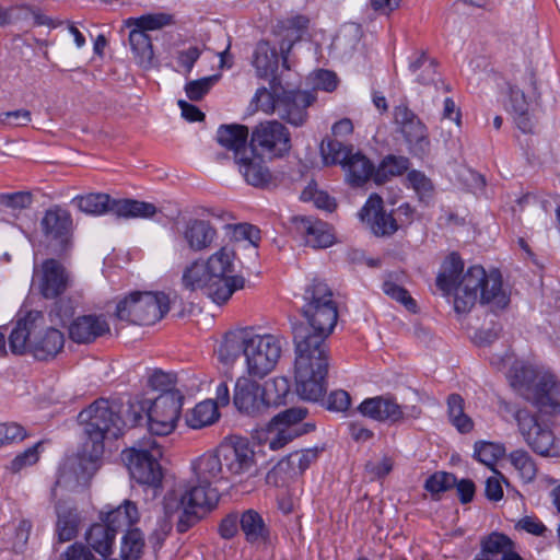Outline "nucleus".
<instances>
[{"instance_id":"f257e3e1","label":"nucleus","mask_w":560,"mask_h":560,"mask_svg":"<svg viewBox=\"0 0 560 560\" xmlns=\"http://www.w3.org/2000/svg\"><path fill=\"white\" fill-rule=\"evenodd\" d=\"M464 261L457 253L450 254L440 273L436 277V287L444 293L454 291V310L458 314L468 313L476 304L478 298L483 304L503 308L509 298L502 290L500 272L487 275L482 266L476 265L463 273Z\"/></svg>"},{"instance_id":"f03ea898","label":"nucleus","mask_w":560,"mask_h":560,"mask_svg":"<svg viewBox=\"0 0 560 560\" xmlns=\"http://www.w3.org/2000/svg\"><path fill=\"white\" fill-rule=\"evenodd\" d=\"M235 250L222 246L207 259H196L185 267L182 285L190 292L200 291L217 304H223L235 291L244 288L245 279L235 273Z\"/></svg>"},{"instance_id":"7ed1b4c3","label":"nucleus","mask_w":560,"mask_h":560,"mask_svg":"<svg viewBox=\"0 0 560 560\" xmlns=\"http://www.w3.org/2000/svg\"><path fill=\"white\" fill-rule=\"evenodd\" d=\"M301 312L306 323L293 326V343L306 349L328 351L327 338L338 320V305L327 283L313 280L304 290Z\"/></svg>"},{"instance_id":"20e7f679","label":"nucleus","mask_w":560,"mask_h":560,"mask_svg":"<svg viewBox=\"0 0 560 560\" xmlns=\"http://www.w3.org/2000/svg\"><path fill=\"white\" fill-rule=\"evenodd\" d=\"M78 420L83 427L86 440L83 444L82 457L70 463L71 469H74L77 463L83 468L85 459L91 465H94L104 453V441L106 439H117L124 431L119 405L105 398L95 400L82 410L78 416Z\"/></svg>"},{"instance_id":"39448f33","label":"nucleus","mask_w":560,"mask_h":560,"mask_svg":"<svg viewBox=\"0 0 560 560\" xmlns=\"http://www.w3.org/2000/svg\"><path fill=\"white\" fill-rule=\"evenodd\" d=\"M45 317L39 311H30L19 317L9 336V347L15 354L30 352L36 360L54 359L65 346L63 334L54 327H44Z\"/></svg>"},{"instance_id":"423d86ee","label":"nucleus","mask_w":560,"mask_h":560,"mask_svg":"<svg viewBox=\"0 0 560 560\" xmlns=\"http://www.w3.org/2000/svg\"><path fill=\"white\" fill-rule=\"evenodd\" d=\"M295 348L294 378L298 395L307 401H318L326 393L328 351Z\"/></svg>"},{"instance_id":"0eeeda50","label":"nucleus","mask_w":560,"mask_h":560,"mask_svg":"<svg viewBox=\"0 0 560 560\" xmlns=\"http://www.w3.org/2000/svg\"><path fill=\"white\" fill-rule=\"evenodd\" d=\"M161 457L162 450L151 435L142 438L121 453L131 478L152 488L161 486L162 482L163 474L159 463Z\"/></svg>"},{"instance_id":"6e6552de","label":"nucleus","mask_w":560,"mask_h":560,"mask_svg":"<svg viewBox=\"0 0 560 560\" xmlns=\"http://www.w3.org/2000/svg\"><path fill=\"white\" fill-rule=\"evenodd\" d=\"M320 153L326 165H341L347 182L353 187H360L373 175L375 176L374 164L364 154L354 151L351 145L328 139L322 142Z\"/></svg>"},{"instance_id":"1a4fd4ad","label":"nucleus","mask_w":560,"mask_h":560,"mask_svg":"<svg viewBox=\"0 0 560 560\" xmlns=\"http://www.w3.org/2000/svg\"><path fill=\"white\" fill-rule=\"evenodd\" d=\"M171 300L164 292H132L116 307L121 320L137 325H153L170 311Z\"/></svg>"},{"instance_id":"9d476101","label":"nucleus","mask_w":560,"mask_h":560,"mask_svg":"<svg viewBox=\"0 0 560 560\" xmlns=\"http://www.w3.org/2000/svg\"><path fill=\"white\" fill-rule=\"evenodd\" d=\"M284 343L281 336L260 335L250 328L245 354L247 375L262 380L270 374L282 355Z\"/></svg>"},{"instance_id":"9b49d317","label":"nucleus","mask_w":560,"mask_h":560,"mask_svg":"<svg viewBox=\"0 0 560 560\" xmlns=\"http://www.w3.org/2000/svg\"><path fill=\"white\" fill-rule=\"evenodd\" d=\"M514 419L524 441L535 453L541 456L559 455V442L549 427L539 422L537 415L523 408L514 411Z\"/></svg>"},{"instance_id":"f8f14e48","label":"nucleus","mask_w":560,"mask_h":560,"mask_svg":"<svg viewBox=\"0 0 560 560\" xmlns=\"http://www.w3.org/2000/svg\"><path fill=\"white\" fill-rule=\"evenodd\" d=\"M183 395L178 390H165L154 400H149L148 428L151 434L172 433L180 417Z\"/></svg>"},{"instance_id":"ddd939ff","label":"nucleus","mask_w":560,"mask_h":560,"mask_svg":"<svg viewBox=\"0 0 560 560\" xmlns=\"http://www.w3.org/2000/svg\"><path fill=\"white\" fill-rule=\"evenodd\" d=\"M250 148L269 159L284 158L292 148L291 133L278 120L260 122L252 131Z\"/></svg>"},{"instance_id":"4468645a","label":"nucleus","mask_w":560,"mask_h":560,"mask_svg":"<svg viewBox=\"0 0 560 560\" xmlns=\"http://www.w3.org/2000/svg\"><path fill=\"white\" fill-rule=\"evenodd\" d=\"M358 411L364 417L389 424L400 423L408 419H418L422 412L421 408L416 405H399L392 395L365 398L358 406Z\"/></svg>"},{"instance_id":"2eb2a0df","label":"nucleus","mask_w":560,"mask_h":560,"mask_svg":"<svg viewBox=\"0 0 560 560\" xmlns=\"http://www.w3.org/2000/svg\"><path fill=\"white\" fill-rule=\"evenodd\" d=\"M40 226L51 255L65 256L71 248L72 218L68 210L54 207L46 210Z\"/></svg>"},{"instance_id":"dca6fc26","label":"nucleus","mask_w":560,"mask_h":560,"mask_svg":"<svg viewBox=\"0 0 560 560\" xmlns=\"http://www.w3.org/2000/svg\"><path fill=\"white\" fill-rule=\"evenodd\" d=\"M33 284L45 299H57L70 287L71 276L59 260L47 258L34 267Z\"/></svg>"},{"instance_id":"f3484780","label":"nucleus","mask_w":560,"mask_h":560,"mask_svg":"<svg viewBox=\"0 0 560 560\" xmlns=\"http://www.w3.org/2000/svg\"><path fill=\"white\" fill-rule=\"evenodd\" d=\"M225 475L231 477L250 474L256 465L255 452L248 441L232 436L218 446Z\"/></svg>"},{"instance_id":"a211bd4d","label":"nucleus","mask_w":560,"mask_h":560,"mask_svg":"<svg viewBox=\"0 0 560 560\" xmlns=\"http://www.w3.org/2000/svg\"><path fill=\"white\" fill-rule=\"evenodd\" d=\"M393 115L395 124L409 145L410 152L419 158L425 155L430 147L425 125L405 104L395 106Z\"/></svg>"},{"instance_id":"6ab92c4d","label":"nucleus","mask_w":560,"mask_h":560,"mask_svg":"<svg viewBox=\"0 0 560 560\" xmlns=\"http://www.w3.org/2000/svg\"><path fill=\"white\" fill-rule=\"evenodd\" d=\"M257 377L240 376L234 386L233 404L236 409L247 416L257 417L269 409L262 385Z\"/></svg>"},{"instance_id":"aec40b11","label":"nucleus","mask_w":560,"mask_h":560,"mask_svg":"<svg viewBox=\"0 0 560 560\" xmlns=\"http://www.w3.org/2000/svg\"><path fill=\"white\" fill-rule=\"evenodd\" d=\"M315 96L306 91H283L278 96L276 114L293 127H302L308 118L307 108Z\"/></svg>"},{"instance_id":"412c9836","label":"nucleus","mask_w":560,"mask_h":560,"mask_svg":"<svg viewBox=\"0 0 560 560\" xmlns=\"http://www.w3.org/2000/svg\"><path fill=\"white\" fill-rule=\"evenodd\" d=\"M69 338L78 345H89L110 334V326L103 314L75 317L68 327Z\"/></svg>"},{"instance_id":"4be33fe9","label":"nucleus","mask_w":560,"mask_h":560,"mask_svg":"<svg viewBox=\"0 0 560 560\" xmlns=\"http://www.w3.org/2000/svg\"><path fill=\"white\" fill-rule=\"evenodd\" d=\"M262 155L250 148L244 154L238 153L235 160L238 172L245 182L258 188H266L273 183V175Z\"/></svg>"},{"instance_id":"5701e85b","label":"nucleus","mask_w":560,"mask_h":560,"mask_svg":"<svg viewBox=\"0 0 560 560\" xmlns=\"http://www.w3.org/2000/svg\"><path fill=\"white\" fill-rule=\"evenodd\" d=\"M359 217L376 236L392 235L398 229L393 215L383 210V200L378 195H371L369 197L360 210Z\"/></svg>"},{"instance_id":"b1692460","label":"nucleus","mask_w":560,"mask_h":560,"mask_svg":"<svg viewBox=\"0 0 560 560\" xmlns=\"http://www.w3.org/2000/svg\"><path fill=\"white\" fill-rule=\"evenodd\" d=\"M529 402L540 411L560 412V380L552 373H542L536 382L534 394H529Z\"/></svg>"},{"instance_id":"393cba45","label":"nucleus","mask_w":560,"mask_h":560,"mask_svg":"<svg viewBox=\"0 0 560 560\" xmlns=\"http://www.w3.org/2000/svg\"><path fill=\"white\" fill-rule=\"evenodd\" d=\"M220 495L217 488L206 482H198L191 478L186 485L185 491L180 497V506H188L197 511H207L213 509L219 502Z\"/></svg>"},{"instance_id":"a878e982","label":"nucleus","mask_w":560,"mask_h":560,"mask_svg":"<svg viewBox=\"0 0 560 560\" xmlns=\"http://www.w3.org/2000/svg\"><path fill=\"white\" fill-rule=\"evenodd\" d=\"M192 477L198 482L213 485L222 479L228 478L219 455L218 447L214 452H208L199 456L191 464Z\"/></svg>"},{"instance_id":"bb28decb","label":"nucleus","mask_w":560,"mask_h":560,"mask_svg":"<svg viewBox=\"0 0 560 560\" xmlns=\"http://www.w3.org/2000/svg\"><path fill=\"white\" fill-rule=\"evenodd\" d=\"M217 230L207 220L191 219L184 228L183 237L189 249L202 252L208 249L217 238Z\"/></svg>"},{"instance_id":"cd10ccee","label":"nucleus","mask_w":560,"mask_h":560,"mask_svg":"<svg viewBox=\"0 0 560 560\" xmlns=\"http://www.w3.org/2000/svg\"><path fill=\"white\" fill-rule=\"evenodd\" d=\"M298 229L304 234L307 245L314 248H326L334 244V234L327 223L312 218H296Z\"/></svg>"},{"instance_id":"c85d7f7f","label":"nucleus","mask_w":560,"mask_h":560,"mask_svg":"<svg viewBox=\"0 0 560 560\" xmlns=\"http://www.w3.org/2000/svg\"><path fill=\"white\" fill-rule=\"evenodd\" d=\"M248 128L244 125L231 124L221 125L217 130V141L224 149L232 151L234 161L238 153L244 154L250 147L247 145Z\"/></svg>"},{"instance_id":"c756f323","label":"nucleus","mask_w":560,"mask_h":560,"mask_svg":"<svg viewBox=\"0 0 560 560\" xmlns=\"http://www.w3.org/2000/svg\"><path fill=\"white\" fill-rule=\"evenodd\" d=\"M304 434H307V429L296 430L292 427H283V424L271 419L262 435L259 436V442L271 451H279L294 439Z\"/></svg>"},{"instance_id":"7c9ffc66","label":"nucleus","mask_w":560,"mask_h":560,"mask_svg":"<svg viewBox=\"0 0 560 560\" xmlns=\"http://www.w3.org/2000/svg\"><path fill=\"white\" fill-rule=\"evenodd\" d=\"M542 373H538L532 366L515 362L508 374L510 385L527 401L529 394L533 395L536 389V382Z\"/></svg>"},{"instance_id":"2f4dec72","label":"nucleus","mask_w":560,"mask_h":560,"mask_svg":"<svg viewBox=\"0 0 560 560\" xmlns=\"http://www.w3.org/2000/svg\"><path fill=\"white\" fill-rule=\"evenodd\" d=\"M250 328H245L225 334L217 353L220 362L233 363L241 354L245 357Z\"/></svg>"},{"instance_id":"473e14b6","label":"nucleus","mask_w":560,"mask_h":560,"mask_svg":"<svg viewBox=\"0 0 560 560\" xmlns=\"http://www.w3.org/2000/svg\"><path fill=\"white\" fill-rule=\"evenodd\" d=\"M436 68V60L430 58L425 51L417 50L409 57V71L420 84L429 85L435 83L439 75Z\"/></svg>"},{"instance_id":"72a5a7b5","label":"nucleus","mask_w":560,"mask_h":560,"mask_svg":"<svg viewBox=\"0 0 560 560\" xmlns=\"http://www.w3.org/2000/svg\"><path fill=\"white\" fill-rule=\"evenodd\" d=\"M115 538V529L105 522L93 524L85 535L89 546L104 558L112 555Z\"/></svg>"},{"instance_id":"f704fd0d","label":"nucleus","mask_w":560,"mask_h":560,"mask_svg":"<svg viewBox=\"0 0 560 560\" xmlns=\"http://www.w3.org/2000/svg\"><path fill=\"white\" fill-rule=\"evenodd\" d=\"M308 19L304 15H295L282 22L283 28L287 31V38L280 44V51L282 57V65L284 68L290 69L288 65L289 54L293 44L299 40L308 27Z\"/></svg>"},{"instance_id":"c9c22d12","label":"nucleus","mask_w":560,"mask_h":560,"mask_svg":"<svg viewBox=\"0 0 560 560\" xmlns=\"http://www.w3.org/2000/svg\"><path fill=\"white\" fill-rule=\"evenodd\" d=\"M240 527L245 535V539L250 544L265 541L269 536V529L262 516L253 509L242 513Z\"/></svg>"},{"instance_id":"e433bc0d","label":"nucleus","mask_w":560,"mask_h":560,"mask_svg":"<svg viewBox=\"0 0 560 560\" xmlns=\"http://www.w3.org/2000/svg\"><path fill=\"white\" fill-rule=\"evenodd\" d=\"M138 521L137 505L129 500H125L118 508L109 511L104 520L110 528L115 529L116 535L118 532L129 530Z\"/></svg>"},{"instance_id":"4c0bfd02","label":"nucleus","mask_w":560,"mask_h":560,"mask_svg":"<svg viewBox=\"0 0 560 560\" xmlns=\"http://www.w3.org/2000/svg\"><path fill=\"white\" fill-rule=\"evenodd\" d=\"M112 211L126 219H150L156 214L158 208L151 202L121 199L113 201Z\"/></svg>"},{"instance_id":"58836bf2","label":"nucleus","mask_w":560,"mask_h":560,"mask_svg":"<svg viewBox=\"0 0 560 560\" xmlns=\"http://www.w3.org/2000/svg\"><path fill=\"white\" fill-rule=\"evenodd\" d=\"M278 62L279 58L276 48L271 47L268 42L260 40L256 45L253 59L257 75L260 78L273 75L278 69Z\"/></svg>"},{"instance_id":"ea45409f","label":"nucleus","mask_w":560,"mask_h":560,"mask_svg":"<svg viewBox=\"0 0 560 560\" xmlns=\"http://www.w3.org/2000/svg\"><path fill=\"white\" fill-rule=\"evenodd\" d=\"M448 421L462 434L474 430L472 419L465 412V400L459 394H451L446 398Z\"/></svg>"},{"instance_id":"a19ab883","label":"nucleus","mask_w":560,"mask_h":560,"mask_svg":"<svg viewBox=\"0 0 560 560\" xmlns=\"http://www.w3.org/2000/svg\"><path fill=\"white\" fill-rule=\"evenodd\" d=\"M129 44L138 65L150 68L154 58L153 46L149 35L141 30L131 26Z\"/></svg>"},{"instance_id":"79ce46f5","label":"nucleus","mask_w":560,"mask_h":560,"mask_svg":"<svg viewBox=\"0 0 560 560\" xmlns=\"http://www.w3.org/2000/svg\"><path fill=\"white\" fill-rule=\"evenodd\" d=\"M113 201L109 195L103 192H91L72 199V203L82 212L94 215L112 210Z\"/></svg>"},{"instance_id":"37998d69","label":"nucleus","mask_w":560,"mask_h":560,"mask_svg":"<svg viewBox=\"0 0 560 560\" xmlns=\"http://www.w3.org/2000/svg\"><path fill=\"white\" fill-rule=\"evenodd\" d=\"M513 544L514 541L505 534L493 532L481 539L478 555L500 560L502 555L513 547Z\"/></svg>"},{"instance_id":"c03bdc74","label":"nucleus","mask_w":560,"mask_h":560,"mask_svg":"<svg viewBox=\"0 0 560 560\" xmlns=\"http://www.w3.org/2000/svg\"><path fill=\"white\" fill-rule=\"evenodd\" d=\"M318 453L319 451L316 447L296 451L280 460L278 466L280 469H284V466H287L292 475H301L317 460Z\"/></svg>"},{"instance_id":"a18cd8bd","label":"nucleus","mask_w":560,"mask_h":560,"mask_svg":"<svg viewBox=\"0 0 560 560\" xmlns=\"http://www.w3.org/2000/svg\"><path fill=\"white\" fill-rule=\"evenodd\" d=\"M219 419L218 406L213 400H205L195 406L187 417V424L192 429H201Z\"/></svg>"},{"instance_id":"49530a36","label":"nucleus","mask_w":560,"mask_h":560,"mask_svg":"<svg viewBox=\"0 0 560 560\" xmlns=\"http://www.w3.org/2000/svg\"><path fill=\"white\" fill-rule=\"evenodd\" d=\"M268 407H278L287 402V396L290 394V383L287 377L277 376L267 381L262 385Z\"/></svg>"},{"instance_id":"de8ad7c7","label":"nucleus","mask_w":560,"mask_h":560,"mask_svg":"<svg viewBox=\"0 0 560 560\" xmlns=\"http://www.w3.org/2000/svg\"><path fill=\"white\" fill-rule=\"evenodd\" d=\"M57 535L60 542L70 541L78 534L79 527V515L75 511L72 510H61L60 506H57Z\"/></svg>"},{"instance_id":"09e8293b","label":"nucleus","mask_w":560,"mask_h":560,"mask_svg":"<svg viewBox=\"0 0 560 560\" xmlns=\"http://www.w3.org/2000/svg\"><path fill=\"white\" fill-rule=\"evenodd\" d=\"M127 27L135 26L142 32L156 31L173 23V16L167 13L145 14L140 18H130L126 22Z\"/></svg>"},{"instance_id":"8fccbe9b","label":"nucleus","mask_w":560,"mask_h":560,"mask_svg":"<svg viewBox=\"0 0 560 560\" xmlns=\"http://www.w3.org/2000/svg\"><path fill=\"white\" fill-rule=\"evenodd\" d=\"M307 416V410L302 407H292L289 408L272 419L278 421L283 427H292L296 430H306L307 433L312 432L315 429V424L311 422L301 423Z\"/></svg>"},{"instance_id":"3c124183","label":"nucleus","mask_w":560,"mask_h":560,"mask_svg":"<svg viewBox=\"0 0 560 560\" xmlns=\"http://www.w3.org/2000/svg\"><path fill=\"white\" fill-rule=\"evenodd\" d=\"M409 167V160L404 156L389 155L385 158L377 170H375V182L381 183L387 176H397Z\"/></svg>"},{"instance_id":"603ef678","label":"nucleus","mask_w":560,"mask_h":560,"mask_svg":"<svg viewBox=\"0 0 560 560\" xmlns=\"http://www.w3.org/2000/svg\"><path fill=\"white\" fill-rule=\"evenodd\" d=\"M149 400L131 401L126 406H119V415L124 421V429L127 427H136L143 420V416L148 417Z\"/></svg>"},{"instance_id":"864d4df0","label":"nucleus","mask_w":560,"mask_h":560,"mask_svg":"<svg viewBox=\"0 0 560 560\" xmlns=\"http://www.w3.org/2000/svg\"><path fill=\"white\" fill-rule=\"evenodd\" d=\"M510 459L524 482H530L535 479L537 474L536 464L526 451L517 450L512 452Z\"/></svg>"},{"instance_id":"5fc2aeb1","label":"nucleus","mask_w":560,"mask_h":560,"mask_svg":"<svg viewBox=\"0 0 560 560\" xmlns=\"http://www.w3.org/2000/svg\"><path fill=\"white\" fill-rule=\"evenodd\" d=\"M505 453L501 444L479 441L475 443V458L488 467H493Z\"/></svg>"},{"instance_id":"6e6d98bb","label":"nucleus","mask_w":560,"mask_h":560,"mask_svg":"<svg viewBox=\"0 0 560 560\" xmlns=\"http://www.w3.org/2000/svg\"><path fill=\"white\" fill-rule=\"evenodd\" d=\"M144 540L138 529H129L122 538L121 557L124 560H138L142 553Z\"/></svg>"},{"instance_id":"4d7b16f0","label":"nucleus","mask_w":560,"mask_h":560,"mask_svg":"<svg viewBox=\"0 0 560 560\" xmlns=\"http://www.w3.org/2000/svg\"><path fill=\"white\" fill-rule=\"evenodd\" d=\"M406 179L421 201H428L433 196V184L424 173L412 170L407 174Z\"/></svg>"},{"instance_id":"13d9d810","label":"nucleus","mask_w":560,"mask_h":560,"mask_svg":"<svg viewBox=\"0 0 560 560\" xmlns=\"http://www.w3.org/2000/svg\"><path fill=\"white\" fill-rule=\"evenodd\" d=\"M219 75L213 74L198 80L189 81L185 85V92L190 101H200L218 82Z\"/></svg>"},{"instance_id":"bf43d9fd","label":"nucleus","mask_w":560,"mask_h":560,"mask_svg":"<svg viewBox=\"0 0 560 560\" xmlns=\"http://www.w3.org/2000/svg\"><path fill=\"white\" fill-rule=\"evenodd\" d=\"M456 483V477L453 474L438 471L431 475L424 483V488L431 494H439L453 488Z\"/></svg>"},{"instance_id":"052dcab7","label":"nucleus","mask_w":560,"mask_h":560,"mask_svg":"<svg viewBox=\"0 0 560 560\" xmlns=\"http://www.w3.org/2000/svg\"><path fill=\"white\" fill-rule=\"evenodd\" d=\"M42 446V443L38 442L32 447H28L23 453L16 455L10 463V470L12 472H19L23 468L27 466H32L37 463L39 458L38 448Z\"/></svg>"},{"instance_id":"680f3d73","label":"nucleus","mask_w":560,"mask_h":560,"mask_svg":"<svg viewBox=\"0 0 560 560\" xmlns=\"http://www.w3.org/2000/svg\"><path fill=\"white\" fill-rule=\"evenodd\" d=\"M383 291L386 295L400 302L409 311H415L416 302L409 295L408 291L405 288L396 284L395 282H393L390 280H387V281H384V283H383Z\"/></svg>"},{"instance_id":"e2e57ef3","label":"nucleus","mask_w":560,"mask_h":560,"mask_svg":"<svg viewBox=\"0 0 560 560\" xmlns=\"http://www.w3.org/2000/svg\"><path fill=\"white\" fill-rule=\"evenodd\" d=\"M32 203V196L26 191L0 194V205L12 210L28 208Z\"/></svg>"},{"instance_id":"0e129e2a","label":"nucleus","mask_w":560,"mask_h":560,"mask_svg":"<svg viewBox=\"0 0 560 560\" xmlns=\"http://www.w3.org/2000/svg\"><path fill=\"white\" fill-rule=\"evenodd\" d=\"M25 436L26 432L19 423H0V446L11 442L22 441Z\"/></svg>"},{"instance_id":"69168bd1","label":"nucleus","mask_w":560,"mask_h":560,"mask_svg":"<svg viewBox=\"0 0 560 560\" xmlns=\"http://www.w3.org/2000/svg\"><path fill=\"white\" fill-rule=\"evenodd\" d=\"M183 511L176 523V529L183 534L189 530L198 521L207 514V511H197L195 509H188V506H182Z\"/></svg>"},{"instance_id":"338daca9","label":"nucleus","mask_w":560,"mask_h":560,"mask_svg":"<svg viewBox=\"0 0 560 560\" xmlns=\"http://www.w3.org/2000/svg\"><path fill=\"white\" fill-rule=\"evenodd\" d=\"M280 94H273L266 88L258 89L254 96V102L258 108L265 113H276V106L278 104V96Z\"/></svg>"},{"instance_id":"774afa93","label":"nucleus","mask_w":560,"mask_h":560,"mask_svg":"<svg viewBox=\"0 0 560 560\" xmlns=\"http://www.w3.org/2000/svg\"><path fill=\"white\" fill-rule=\"evenodd\" d=\"M234 237L237 241H247L250 246L257 247L260 241V231L252 224H237L234 229Z\"/></svg>"}]
</instances>
